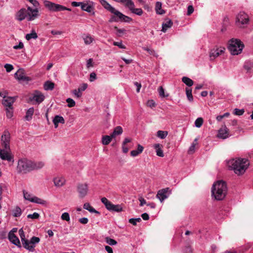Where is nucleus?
Listing matches in <instances>:
<instances>
[{
    "label": "nucleus",
    "instance_id": "nucleus-1",
    "mask_svg": "<svg viewBox=\"0 0 253 253\" xmlns=\"http://www.w3.org/2000/svg\"><path fill=\"white\" fill-rule=\"evenodd\" d=\"M44 164L42 162H35L26 158L19 159L16 168L19 174H26L32 170L42 168Z\"/></svg>",
    "mask_w": 253,
    "mask_h": 253
},
{
    "label": "nucleus",
    "instance_id": "nucleus-2",
    "mask_svg": "<svg viewBox=\"0 0 253 253\" xmlns=\"http://www.w3.org/2000/svg\"><path fill=\"white\" fill-rule=\"evenodd\" d=\"M249 165V161L245 158L233 159L227 162L229 169L238 175L244 174Z\"/></svg>",
    "mask_w": 253,
    "mask_h": 253
},
{
    "label": "nucleus",
    "instance_id": "nucleus-3",
    "mask_svg": "<svg viewBox=\"0 0 253 253\" xmlns=\"http://www.w3.org/2000/svg\"><path fill=\"white\" fill-rule=\"evenodd\" d=\"M227 192L226 183L223 180L217 181L212 185L211 195L216 200H222L225 197Z\"/></svg>",
    "mask_w": 253,
    "mask_h": 253
},
{
    "label": "nucleus",
    "instance_id": "nucleus-4",
    "mask_svg": "<svg viewBox=\"0 0 253 253\" xmlns=\"http://www.w3.org/2000/svg\"><path fill=\"white\" fill-rule=\"evenodd\" d=\"M99 1L105 9L116 16L117 17L112 16L110 20V22H117L119 20L126 22H129L132 21L131 18L123 14L119 11L115 9L114 7L112 6L105 0H99Z\"/></svg>",
    "mask_w": 253,
    "mask_h": 253
},
{
    "label": "nucleus",
    "instance_id": "nucleus-5",
    "mask_svg": "<svg viewBox=\"0 0 253 253\" xmlns=\"http://www.w3.org/2000/svg\"><path fill=\"white\" fill-rule=\"evenodd\" d=\"M244 47L243 42L238 39H232L229 41L228 49L232 55L240 54Z\"/></svg>",
    "mask_w": 253,
    "mask_h": 253
},
{
    "label": "nucleus",
    "instance_id": "nucleus-6",
    "mask_svg": "<svg viewBox=\"0 0 253 253\" xmlns=\"http://www.w3.org/2000/svg\"><path fill=\"white\" fill-rule=\"evenodd\" d=\"M44 5L49 10L53 12L61 11L63 10L71 11V9L67 8L63 5L56 4L48 0L43 1Z\"/></svg>",
    "mask_w": 253,
    "mask_h": 253
},
{
    "label": "nucleus",
    "instance_id": "nucleus-7",
    "mask_svg": "<svg viewBox=\"0 0 253 253\" xmlns=\"http://www.w3.org/2000/svg\"><path fill=\"white\" fill-rule=\"evenodd\" d=\"M44 5L49 10L53 12L61 11L63 10L71 11V9L67 8L63 5L56 4L48 0L43 1Z\"/></svg>",
    "mask_w": 253,
    "mask_h": 253
},
{
    "label": "nucleus",
    "instance_id": "nucleus-8",
    "mask_svg": "<svg viewBox=\"0 0 253 253\" xmlns=\"http://www.w3.org/2000/svg\"><path fill=\"white\" fill-rule=\"evenodd\" d=\"M249 22V16L244 12H240L236 16V24L241 28L247 27Z\"/></svg>",
    "mask_w": 253,
    "mask_h": 253
},
{
    "label": "nucleus",
    "instance_id": "nucleus-9",
    "mask_svg": "<svg viewBox=\"0 0 253 253\" xmlns=\"http://www.w3.org/2000/svg\"><path fill=\"white\" fill-rule=\"evenodd\" d=\"M10 134L9 131L5 130L1 136V146L6 150L10 149Z\"/></svg>",
    "mask_w": 253,
    "mask_h": 253
},
{
    "label": "nucleus",
    "instance_id": "nucleus-10",
    "mask_svg": "<svg viewBox=\"0 0 253 253\" xmlns=\"http://www.w3.org/2000/svg\"><path fill=\"white\" fill-rule=\"evenodd\" d=\"M79 197L80 198H84L88 192V185L86 183H79L77 187Z\"/></svg>",
    "mask_w": 253,
    "mask_h": 253
},
{
    "label": "nucleus",
    "instance_id": "nucleus-11",
    "mask_svg": "<svg viewBox=\"0 0 253 253\" xmlns=\"http://www.w3.org/2000/svg\"><path fill=\"white\" fill-rule=\"evenodd\" d=\"M170 194L171 190L170 188L167 187L159 190L156 195V197L162 203L169 197Z\"/></svg>",
    "mask_w": 253,
    "mask_h": 253
},
{
    "label": "nucleus",
    "instance_id": "nucleus-12",
    "mask_svg": "<svg viewBox=\"0 0 253 253\" xmlns=\"http://www.w3.org/2000/svg\"><path fill=\"white\" fill-rule=\"evenodd\" d=\"M225 48L224 47L215 46L211 49L210 52V58L211 60H214L216 57L225 52Z\"/></svg>",
    "mask_w": 253,
    "mask_h": 253
},
{
    "label": "nucleus",
    "instance_id": "nucleus-13",
    "mask_svg": "<svg viewBox=\"0 0 253 253\" xmlns=\"http://www.w3.org/2000/svg\"><path fill=\"white\" fill-rule=\"evenodd\" d=\"M0 158L3 160L14 162V157L11 153L10 149L9 150H6L4 148L0 149Z\"/></svg>",
    "mask_w": 253,
    "mask_h": 253
},
{
    "label": "nucleus",
    "instance_id": "nucleus-14",
    "mask_svg": "<svg viewBox=\"0 0 253 253\" xmlns=\"http://www.w3.org/2000/svg\"><path fill=\"white\" fill-rule=\"evenodd\" d=\"M40 241L39 237L33 236L30 240H27V246H24V248L30 252H33L35 250V245L38 244Z\"/></svg>",
    "mask_w": 253,
    "mask_h": 253
},
{
    "label": "nucleus",
    "instance_id": "nucleus-15",
    "mask_svg": "<svg viewBox=\"0 0 253 253\" xmlns=\"http://www.w3.org/2000/svg\"><path fill=\"white\" fill-rule=\"evenodd\" d=\"M44 95L41 92L36 90L30 97L29 100L31 102L35 101L36 103L39 104L44 100Z\"/></svg>",
    "mask_w": 253,
    "mask_h": 253
},
{
    "label": "nucleus",
    "instance_id": "nucleus-16",
    "mask_svg": "<svg viewBox=\"0 0 253 253\" xmlns=\"http://www.w3.org/2000/svg\"><path fill=\"white\" fill-rule=\"evenodd\" d=\"M27 14L28 21H32L35 19L39 15L38 8L33 9L29 6L27 8Z\"/></svg>",
    "mask_w": 253,
    "mask_h": 253
},
{
    "label": "nucleus",
    "instance_id": "nucleus-17",
    "mask_svg": "<svg viewBox=\"0 0 253 253\" xmlns=\"http://www.w3.org/2000/svg\"><path fill=\"white\" fill-rule=\"evenodd\" d=\"M2 104L6 107V108H11L14 101H15L16 97H6L5 95H2Z\"/></svg>",
    "mask_w": 253,
    "mask_h": 253
},
{
    "label": "nucleus",
    "instance_id": "nucleus-18",
    "mask_svg": "<svg viewBox=\"0 0 253 253\" xmlns=\"http://www.w3.org/2000/svg\"><path fill=\"white\" fill-rule=\"evenodd\" d=\"M15 77L19 81H29L30 80V78L25 75L24 71L22 69H19L15 73Z\"/></svg>",
    "mask_w": 253,
    "mask_h": 253
},
{
    "label": "nucleus",
    "instance_id": "nucleus-19",
    "mask_svg": "<svg viewBox=\"0 0 253 253\" xmlns=\"http://www.w3.org/2000/svg\"><path fill=\"white\" fill-rule=\"evenodd\" d=\"M229 136V132L228 128L224 126L218 130L217 136L222 139H226Z\"/></svg>",
    "mask_w": 253,
    "mask_h": 253
},
{
    "label": "nucleus",
    "instance_id": "nucleus-20",
    "mask_svg": "<svg viewBox=\"0 0 253 253\" xmlns=\"http://www.w3.org/2000/svg\"><path fill=\"white\" fill-rule=\"evenodd\" d=\"M9 240L14 245L19 248L21 247L20 241L18 237L12 232H9L8 235Z\"/></svg>",
    "mask_w": 253,
    "mask_h": 253
},
{
    "label": "nucleus",
    "instance_id": "nucleus-21",
    "mask_svg": "<svg viewBox=\"0 0 253 253\" xmlns=\"http://www.w3.org/2000/svg\"><path fill=\"white\" fill-rule=\"evenodd\" d=\"M127 8L131 11V13L138 16L142 15L143 13L141 8H135V4L133 1L130 3Z\"/></svg>",
    "mask_w": 253,
    "mask_h": 253
},
{
    "label": "nucleus",
    "instance_id": "nucleus-22",
    "mask_svg": "<svg viewBox=\"0 0 253 253\" xmlns=\"http://www.w3.org/2000/svg\"><path fill=\"white\" fill-rule=\"evenodd\" d=\"M15 16L19 21L23 20L27 16V10L25 8L21 9L17 12Z\"/></svg>",
    "mask_w": 253,
    "mask_h": 253
},
{
    "label": "nucleus",
    "instance_id": "nucleus-23",
    "mask_svg": "<svg viewBox=\"0 0 253 253\" xmlns=\"http://www.w3.org/2000/svg\"><path fill=\"white\" fill-rule=\"evenodd\" d=\"M54 185L56 187L62 186L65 182V180L62 177H57L53 179Z\"/></svg>",
    "mask_w": 253,
    "mask_h": 253
},
{
    "label": "nucleus",
    "instance_id": "nucleus-24",
    "mask_svg": "<svg viewBox=\"0 0 253 253\" xmlns=\"http://www.w3.org/2000/svg\"><path fill=\"white\" fill-rule=\"evenodd\" d=\"M153 147L155 149H156L157 156L161 157H163L164 156L163 151L162 149V146L160 144H154Z\"/></svg>",
    "mask_w": 253,
    "mask_h": 253
},
{
    "label": "nucleus",
    "instance_id": "nucleus-25",
    "mask_svg": "<svg viewBox=\"0 0 253 253\" xmlns=\"http://www.w3.org/2000/svg\"><path fill=\"white\" fill-rule=\"evenodd\" d=\"M53 123L55 127L57 128L59 123L63 124L65 123V121L63 117L56 115L53 120Z\"/></svg>",
    "mask_w": 253,
    "mask_h": 253
},
{
    "label": "nucleus",
    "instance_id": "nucleus-26",
    "mask_svg": "<svg viewBox=\"0 0 253 253\" xmlns=\"http://www.w3.org/2000/svg\"><path fill=\"white\" fill-rule=\"evenodd\" d=\"M108 210L112 211L120 212L123 211L122 207L119 205H114L112 203L108 207Z\"/></svg>",
    "mask_w": 253,
    "mask_h": 253
},
{
    "label": "nucleus",
    "instance_id": "nucleus-27",
    "mask_svg": "<svg viewBox=\"0 0 253 253\" xmlns=\"http://www.w3.org/2000/svg\"><path fill=\"white\" fill-rule=\"evenodd\" d=\"M173 24L172 21L169 19L168 20H166L165 22H164L162 24V31L165 33L168 28H170Z\"/></svg>",
    "mask_w": 253,
    "mask_h": 253
},
{
    "label": "nucleus",
    "instance_id": "nucleus-28",
    "mask_svg": "<svg viewBox=\"0 0 253 253\" xmlns=\"http://www.w3.org/2000/svg\"><path fill=\"white\" fill-rule=\"evenodd\" d=\"M162 2L160 1H157L155 5V10L157 14H163L165 13V10L162 9Z\"/></svg>",
    "mask_w": 253,
    "mask_h": 253
},
{
    "label": "nucleus",
    "instance_id": "nucleus-29",
    "mask_svg": "<svg viewBox=\"0 0 253 253\" xmlns=\"http://www.w3.org/2000/svg\"><path fill=\"white\" fill-rule=\"evenodd\" d=\"M19 236H20L21 240V242L23 244V247H24V246H27V239H26L25 238L24 232L22 228H21L19 230Z\"/></svg>",
    "mask_w": 253,
    "mask_h": 253
},
{
    "label": "nucleus",
    "instance_id": "nucleus-30",
    "mask_svg": "<svg viewBox=\"0 0 253 253\" xmlns=\"http://www.w3.org/2000/svg\"><path fill=\"white\" fill-rule=\"evenodd\" d=\"M31 202L41 204L42 205H45L47 204V202L46 201L36 196H34L32 198Z\"/></svg>",
    "mask_w": 253,
    "mask_h": 253
},
{
    "label": "nucleus",
    "instance_id": "nucleus-31",
    "mask_svg": "<svg viewBox=\"0 0 253 253\" xmlns=\"http://www.w3.org/2000/svg\"><path fill=\"white\" fill-rule=\"evenodd\" d=\"M84 209L86 210H87L90 212L91 213H99V212L95 210L93 207H92L90 204L88 203H85L84 205Z\"/></svg>",
    "mask_w": 253,
    "mask_h": 253
},
{
    "label": "nucleus",
    "instance_id": "nucleus-32",
    "mask_svg": "<svg viewBox=\"0 0 253 253\" xmlns=\"http://www.w3.org/2000/svg\"><path fill=\"white\" fill-rule=\"evenodd\" d=\"M34 112V109L33 107L30 108L26 112V116H25V119L27 121H30L32 118V116L33 115Z\"/></svg>",
    "mask_w": 253,
    "mask_h": 253
},
{
    "label": "nucleus",
    "instance_id": "nucleus-33",
    "mask_svg": "<svg viewBox=\"0 0 253 253\" xmlns=\"http://www.w3.org/2000/svg\"><path fill=\"white\" fill-rule=\"evenodd\" d=\"M81 8L83 10L85 11L88 12H91L93 10V7L88 3H85L83 2L81 5Z\"/></svg>",
    "mask_w": 253,
    "mask_h": 253
},
{
    "label": "nucleus",
    "instance_id": "nucleus-34",
    "mask_svg": "<svg viewBox=\"0 0 253 253\" xmlns=\"http://www.w3.org/2000/svg\"><path fill=\"white\" fill-rule=\"evenodd\" d=\"M123 133V129L121 126H118L116 127L113 131V132L111 134V136L115 137L117 135L121 134Z\"/></svg>",
    "mask_w": 253,
    "mask_h": 253
},
{
    "label": "nucleus",
    "instance_id": "nucleus-35",
    "mask_svg": "<svg viewBox=\"0 0 253 253\" xmlns=\"http://www.w3.org/2000/svg\"><path fill=\"white\" fill-rule=\"evenodd\" d=\"M113 137L111 136V135H104L103 136L102 138V143L103 145H108L111 141Z\"/></svg>",
    "mask_w": 253,
    "mask_h": 253
},
{
    "label": "nucleus",
    "instance_id": "nucleus-36",
    "mask_svg": "<svg viewBox=\"0 0 253 253\" xmlns=\"http://www.w3.org/2000/svg\"><path fill=\"white\" fill-rule=\"evenodd\" d=\"M54 87V84L50 81H47L44 84V88L45 90H52Z\"/></svg>",
    "mask_w": 253,
    "mask_h": 253
},
{
    "label": "nucleus",
    "instance_id": "nucleus-37",
    "mask_svg": "<svg viewBox=\"0 0 253 253\" xmlns=\"http://www.w3.org/2000/svg\"><path fill=\"white\" fill-rule=\"evenodd\" d=\"M25 38L27 41H29L32 39H36L38 38V35L35 31L32 30L31 33L27 34L26 35Z\"/></svg>",
    "mask_w": 253,
    "mask_h": 253
},
{
    "label": "nucleus",
    "instance_id": "nucleus-38",
    "mask_svg": "<svg viewBox=\"0 0 253 253\" xmlns=\"http://www.w3.org/2000/svg\"><path fill=\"white\" fill-rule=\"evenodd\" d=\"M182 81L188 86H192L194 84L193 80L187 77H182Z\"/></svg>",
    "mask_w": 253,
    "mask_h": 253
},
{
    "label": "nucleus",
    "instance_id": "nucleus-39",
    "mask_svg": "<svg viewBox=\"0 0 253 253\" xmlns=\"http://www.w3.org/2000/svg\"><path fill=\"white\" fill-rule=\"evenodd\" d=\"M244 68L247 72H251L253 68V63L250 61L245 62Z\"/></svg>",
    "mask_w": 253,
    "mask_h": 253
},
{
    "label": "nucleus",
    "instance_id": "nucleus-40",
    "mask_svg": "<svg viewBox=\"0 0 253 253\" xmlns=\"http://www.w3.org/2000/svg\"><path fill=\"white\" fill-rule=\"evenodd\" d=\"M168 134L167 131L158 130L157 132V136L161 139H165Z\"/></svg>",
    "mask_w": 253,
    "mask_h": 253
},
{
    "label": "nucleus",
    "instance_id": "nucleus-41",
    "mask_svg": "<svg viewBox=\"0 0 253 253\" xmlns=\"http://www.w3.org/2000/svg\"><path fill=\"white\" fill-rule=\"evenodd\" d=\"M186 94L189 101H192L193 100L191 88H186Z\"/></svg>",
    "mask_w": 253,
    "mask_h": 253
},
{
    "label": "nucleus",
    "instance_id": "nucleus-42",
    "mask_svg": "<svg viewBox=\"0 0 253 253\" xmlns=\"http://www.w3.org/2000/svg\"><path fill=\"white\" fill-rule=\"evenodd\" d=\"M116 2L123 3L127 8L133 1L132 0H115Z\"/></svg>",
    "mask_w": 253,
    "mask_h": 253
},
{
    "label": "nucleus",
    "instance_id": "nucleus-43",
    "mask_svg": "<svg viewBox=\"0 0 253 253\" xmlns=\"http://www.w3.org/2000/svg\"><path fill=\"white\" fill-rule=\"evenodd\" d=\"M84 40L85 44H89L93 41V39L90 36L87 35L84 38Z\"/></svg>",
    "mask_w": 253,
    "mask_h": 253
},
{
    "label": "nucleus",
    "instance_id": "nucleus-44",
    "mask_svg": "<svg viewBox=\"0 0 253 253\" xmlns=\"http://www.w3.org/2000/svg\"><path fill=\"white\" fill-rule=\"evenodd\" d=\"M105 241L108 244L111 246L116 245L117 244V242L116 240L108 237L105 238Z\"/></svg>",
    "mask_w": 253,
    "mask_h": 253
},
{
    "label": "nucleus",
    "instance_id": "nucleus-45",
    "mask_svg": "<svg viewBox=\"0 0 253 253\" xmlns=\"http://www.w3.org/2000/svg\"><path fill=\"white\" fill-rule=\"evenodd\" d=\"M114 29L116 30V35L118 37H121L122 35L126 33V30L124 29H119L117 27H115Z\"/></svg>",
    "mask_w": 253,
    "mask_h": 253
},
{
    "label": "nucleus",
    "instance_id": "nucleus-46",
    "mask_svg": "<svg viewBox=\"0 0 253 253\" xmlns=\"http://www.w3.org/2000/svg\"><path fill=\"white\" fill-rule=\"evenodd\" d=\"M203 124V119L202 118H198L195 121V126L197 127H200Z\"/></svg>",
    "mask_w": 253,
    "mask_h": 253
},
{
    "label": "nucleus",
    "instance_id": "nucleus-47",
    "mask_svg": "<svg viewBox=\"0 0 253 253\" xmlns=\"http://www.w3.org/2000/svg\"><path fill=\"white\" fill-rule=\"evenodd\" d=\"M22 214V211L21 209L17 207L13 211V216L14 217H19Z\"/></svg>",
    "mask_w": 253,
    "mask_h": 253
},
{
    "label": "nucleus",
    "instance_id": "nucleus-48",
    "mask_svg": "<svg viewBox=\"0 0 253 253\" xmlns=\"http://www.w3.org/2000/svg\"><path fill=\"white\" fill-rule=\"evenodd\" d=\"M23 195H24V199L27 200H28V201L31 202L32 198L34 196H32V195L31 194H30V193L26 192L25 190H23Z\"/></svg>",
    "mask_w": 253,
    "mask_h": 253
},
{
    "label": "nucleus",
    "instance_id": "nucleus-49",
    "mask_svg": "<svg viewBox=\"0 0 253 253\" xmlns=\"http://www.w3.org/2000/svg\"><path fill=\"white\" fill-rule=\"evenodd\" d=\"M6 114L8 118H11L13 116V107L6 108Z\"/></svg>",
    "mask_w": 253,
    "mask_h": 253
},
{
    "label": "nucleus",
    "instance_id": "nucleus-50",
    "mask_svg": "<svg viewBox=\"0 0 253 253\" xmlns=\"http://www.w3.org/2000/svg\"><path fill=\"white\" fill-rule=\"evenodd\" d=\"M101 202L105 206L106 208L107 209L111 202L109 201L106 198L103 197L101 199Z\"/></svg>",
    "mask_w": 253,
    "mask_h": 253
},
{
    "label": "nucleus",
    "instance_id": "nucleus-51",
    "mask_svg": "<svg viewBox=\"0 0 253 253\" xmlns=\"http://www.w3.org/2000/svg\"><path fill=\"white\" fill-rule=\"evenodd\" d=\"M245 112V110L244 109H239L236 108L234 110L233 114L237 116H241Z\"/></svg>",
    "mask_w": 253,
    "mask_h": 253
},
{
    "label": "nucleus",
    "instance_id": "nucleus-52",
    "mask_svg": "<svg viewBox=\"0 0 253 253\" xmlns=\"http://www.w3.org/2000/svg\"><path fill=\"white\" fill-rule=\"evenodd\" d=\"M61 218L62 220L68 222L70 220L69 214L66 212H65L62 214Z\"/></svg>",
    "mask_w": 253,
    "mask_h": 253
},
{
    "label": "nucleus",
    "instance_id": "nucleus-53",
    "mask_svg": "<svg viewBox=\"0 0 253 253\" xmlns=\"http://www.w3.org/2000/svg\"><path fill=\"white\" fill-rule=\"evenodd\" d=\"M141 221V219L140 217L136 218H130L129 219V222L132 224L133 225H136L137 222H139Z\"/></svg>",
    "mask_w": 253,
    "mask_h": 253
},
{
    "label": "nucleus",
    "instance_id": "nucleus-54",
    "mask_svg": "<svg viewBox=\"0 0 253 253\" xmlns=\"http://www.w3.org/2000/svg\"><path fill=\"white\" fill-rule=\"evenodd\" d=\"M66 102L68 103V106L69 107H73L75 106V101L72 98H67L66 99Z\"/></svg>",
    "mask_w": 253,
    "mask_h": 253
},
{
    "label": "nucleus",
    "instance_id": "nucleus-55",
    "mask_svg": "<svg viewBox=\"0 0 253 253\" xmlns=\"http://www.w3.org/2000/svg\"><path fill=\"white\" fill-rule=\"evenodd\" d=\"M197 140V139H195L194 140V141L192 143V145L190 147V148L188 150V152L189 153H193L195 151V146L196 145Z\"/></svg>",
    "mask_w": 253,
    "mask_h": 253
},
{
    "label": "nucleus",
    "instance_id": "nucleus-56",
    "mask_svg": "<svg viewBox=\"0 0 253 253\" xmlns=\"http://www.w3.org/2000/svg\"><path fill=\"white\" fill-rule=\"evenodd\" d=\"M40 216V215L37 212H34L33 214H29L27 215L28 218L31 219H38Z\"/></svg>",
    "mask_w": 253,
    "mask_h": 253
},
{
    "label": "nucleus",
    "instance_id": "nucleus-57",
    "mask_svg": "<svg viewBox=\"0 0 253 253\" xmlns=\"http://www.w3.org/2000/svg\"><path fill=\"white\" fill-rule=\"evenodd\" d=\"M113 45H115V46H117L120 48H121V49H125L126 48L125 45L123 44L122 42H113Z\"/></svg>",
    "mask_w": 253,
    "mask_h": 253
},
{
    "label": "nucleus",
    "instance_id": "nucleus-58",
    "mask_svg": "<svg viewBox=\"0 0 253 253\" xmlns=\"http://www.w3.org/2000/svg\"><path fill=\"white\" fill-rule=\"evenodd\" d=\"M158 91H159V95L161 97H164L166 96H168V95H166L165 94L164 89L163 88V87L162 86H161L159 87Z\"/></svg>",
    "mask_w": 253,
    "mask_h": 253
},
{
    "label": "nucleus",
    "instance_id": "nucleus-59",
    "mask_svg": "<svg viewBox=\"0 0 253 253\" xmlns=\"http://www.w3.org/2000/svg\"><path fill=\"white\" fill-rule=\"evenodd\" d=\"M73 93L77 97V98H80L82 96V93L80 91V90H79L78 89H75L73 91Z\"/></svg>",
    "mask_w": 253,
    "mask_h": 253
},
{
    "label": "nucleus",
    "instance_id": "nucleus-60",
    "mask_svg": "<svg viewBox=\"0 0 253 253\" xmlns=\"http://www.w3.org/2000/svg\"><path fill=\"white\" fill-rule=\"evenodd\" d=\"M194 12V7L192 5H189L187 8V15L189 16Z\"/></svg>",
    "mask_w": 253,
    "mask_h": 253
},
{
    "label": "nucleus",
    "instance_id": "nucleus-61",
    "mask_svg": "<svg viewBox=\"0 0 253 253\" xmlns=\"http://www.w3.org/2000/svg\"><path fill=\"white\" fill-rule=\"evenodd\" d=\"M4 68H5L6 69V71L7 72H10V71H11L13 69V67L12 65L11 64H6L5 65H4Z\"/></svg>",
    "mask_w": 253,
    "mask_h": 253
},
{
    "label": "nucleus",
    "instance_id": "nucleus-62",
    "mask_svg": "<svg viewBox=\"0 0 253 253\" xmlns=\"http://www.w3.org/2000/svg\"><path fill=\"white\" fill-rule=\"evenodd\" d=\"M79 221L82 223V224H86L88 223V219L86 217H83V218H81L79 219Z\"/></svg>",
    "mask_w": 253,
    "mask_h": 253
},
{
    "label": "nucleus",
    "instance_id": "nucleus-63",
    "mask_svg": "<svg viewBox=\"0 0 253 253\" xmlns=\"http://www.w3.org/2000/svg\"><path fill=\"white\" fill-rule=\"evenodd\" d=\"M87 87V84H83L78 89L80 90V91L82 92V91L85 90Z\"/></svg>",
    "mask_w": 253,
    "mask_h": 253
},
{
    "label": "nucleus",
    "instance_id": "nucleus-64",
    "mask_svg": "<svg viewBox=\"0 0 253 253\" xmlns=\"http://www.w3.org/2000/svg\"><path fill=\"white\" fill-rule=\"evenodd\" d=\"M30 2L35 7V8H38L39 6V2L36 0H31Z\"/></svg>",
    "mask_w": 253,
    "mask_h": 253
}]
</instances>
